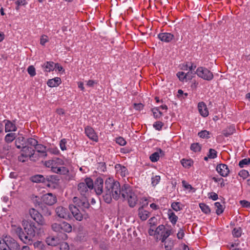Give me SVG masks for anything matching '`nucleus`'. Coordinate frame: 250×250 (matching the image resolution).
<instances>
[{
    "instance_id": "47",
    "label": "nucleus",
    "mask_w": 250,
    "mask_h": 250,
    "mask_svg": "<svg viewBox=\"0 0 250 250\" xmlns=\"http://www.w3.org/2000/svg\"><path fill=\"white\" fill-rule=\"evenodd\" d=\"M27 72L31 77L35 76L36 74L35 68L33 65L28 66L27 68Z\"/></svg>"
},
{
    "instance_id": "39",
    "label": "nucleus",
    "mask_w": 250,
    "mask_h": 250,
    "mask_svg": "<svg viewBox=\"0 0 250 250\" xmlns=\"http://www.w3.org/2000/svg\"><path fill=\"white\" fill-rule=\"evenodd\" d=\"M34 247L36 249H38L40 250H44L45 248V246L42 241H38L33 244Z\"/></svg>"
},
{
    "instance_id": "23",
    "label": "nucleus",
    "mask_w": 250,
    "mask_h": 250,
    "mask_svg": "<svg viewBox=\"0 0 250 250\" xmlns=\"http://www.w3.org/2000/svg\"><path fill=\"white\" fill-rule=\"evenodd\" d=\"M61 83V79L59 77H55L47 81V84L49 87H54L59 86Z\"/></svg>"
},
{
    "instance_id": "62",
    "label": "nucleus",
    "mask_w": 250,
    "mask_h": 250,
    "mask_svg": "<svg viewBox=\"0 0 250 250\" xmlns=\"http://www.w3.org/2000/svg\"><path fill=\"white\" fill-rule=\"evenodd\" d=\"M183 186L186 189H191L192 188V187L189 184H188V183H187L185 181L183 180L182 182Z\"/></svg>"
},
{
    "instance_id": "31",
    "label": "nucleus",
    "mask_w": 250,
    "mask_h": 250,
    "mask_svg": "<svg viewBox=\"0 0 250 250\" xmlns=\"http://www.w3.org/2000/svg\"><path fill=\"white\" fill-rule=\"evenodd\" d=\"M173 233L172 229H165L164 232H162L161 242H164L165 240H166L167 238Z\"/></svg>"
},
{
    "instance_id": "50",
    "label": "nucleus",
    "mask_w": 250,
    "mask_h": 250,
    "mask_svg": "<svg viewBox=\"0 0 250 250\" xmlns=\"http://www.w3.org/2000/svg\"><path fill=\"white\" fill-rule=\"evenodd\" d=\"M250 164V159L245 158L240 161L239 165L241 167H244L245 165Z\"/></svg>"
},
{
    "instance_id": "51",
    "label": "nucleus",
    "mask_w": 250,
    "mask_h": 250,
    "mask_svg": "<svg viewBox=\"0 0 250 250\" xmlns=\"http://www.w3.org/2000/svg\"><path fill=\"white\" fill-rule=\"evenodd\" d=\"M239 176L242 177L243 179H246L249 175V173L247 170L243 169L239 171L238 173Z\"/></svg>"
},
{
    "instance_id": "46",
    "label": "nucleus",
    "mask_w": 250,
    "mask_h": 250,
    "mask_svg": "<svg viewBox=\"0 0 250 250\" xmlns=\"http://www.w3.org/2000/svg\"><path fill=\"white\" fill-rule=\"evenodd\" d=\"M47 152L52 155H58L59 153V150L56 147H51L48 149L47 148Z\"/></svg>"
},
{
    "instance_id": "2",
    "label": "nucleus",
    "mask_w": 250,
    "mask_h": 250,
    "mask_svg": "<svg viewBox=\"0 0 250 250\" xmlns=\"http://www.w3.org/2000/svg\"><path fill=\"white\" fill-rule=\"evenodd\" d=\"M105 188L103 195L104 200L107 203H110L112 199L118 200L122 195V188L119 182L113 178H108L104 182Z\"/></svg>"
},
{
    "instance_id": "45",
    "label": "nucleus",
    "mask_w": 250,
    "mask_h": 250,
    "mask_svg": "<svg viewBox=\"0 0 250 250\" xmlns=\"http://www.w3.org/2000/svg\"><path fill=\"white\" fill-rule=\"evenodd\" d=\"M165 152L160 148H156V151L154 152L150 156H163L165 155Z\"/></svg>"
},
{
    "instance_id": "63",
    "label": "nucleus",
    "mask_w": 250,
    "mask_h": 250,
    "mask_svg": "<svg viewBox=\"0 0 250 250\" xmlns=\"http://www.w3.org/2000/svg\"><path fill=\"white\" fill-rule=\"evenodd\" d=\"M240 204L243 207H250V203L246 200H241Z\"/></svg>"
},
{
    "instance_id": "42",
    "label": "nucleus",
    "mask_w": 250,
    "mask_h": 250,
    "mask_svg": "<svg viewBox=\"0 0 250 250\" xmlns=\"http://www.w3.org/2000/svg\"><path fill=\"white\" fill-rule=\"evenodd\" d=\"M171 206L172 208L176 211H180L182 208L180 202H173L171 204Z\"/></svg>"
},
{
    "instance_id": "24",
    "label": "nucleus",
    "mask_w": 250,
    "mask_h": 250,
    "mask_svg": "<svg viewBox=\"0 0 250 250\" xmlns=\"http://www.w3.org/2000/svg\"><path fill=\"white\" fill-rule=\"evenodd\" d=\"M53 172L57 174L66 175L68 174V173L69 172V170L66 167H61V166H56L54 168Z\"/></svg>"
},
{
    "instance_id": "29",
    "label": "nucleus",
    "mask_w": 250,
    "mask_h": 250,
    "mask_svg": "<svg viewBox=\"0 0 250 250\" xmlns=\"http://www.w3.org/2000/svg\"><path fill=\"white\" fill-rule=\"evenodd\" d=\"M46 242L49 246H55L58 244L59 241L57 238L49 236L46 238Z\"/></svg>"
},
{
    "instance_id": "56",
    "label": "nucleus",
    "mask_w": 250,
    "mask_h": 250,
    "mask_svg": "<svg viewBox=\"0 0 250 250\" xmlns=\"http://www.w3.org/2000/svg\"><path fill=\"white\" fill-rule=\"evenodd\" d=\"M67 143L66 139H62L60 142V146L62 150L66 149V144Z\"/></svg>"
},
{
    "instance_id": "49",
    "label": "nucleus",
    "mask_w": 250,
    "mask_h": 250,
    "mask_svg": "<svg viewBox=\"0 0 250 250\" xmlns=\"http://www.w3.org/2000/svg\"><path fill=\"white\" fill-rule=\"evenodd\" d=\"M163 125L164 124L160 121H157L153 124L154 128H155V129L157 130H161Z\"/></svg>"
},
{
    "instance_id": "20",
    "label": "nucleus",
    "mask_w": 250,
    "mask_h": 250,
    "mask_svg": "<svg viewBox=\"0 0 250 250\" xmlns=\"http://www.w3.org/2000/svg\"><path fill=\"white\" fill-rule=\"evenodd\" d=\"M158 37L161 41L168 42L173 39L174 36L171 33L165 32L159 34Z\"/></svg>"
},
{
    "instance_id": "36",
    "label": "nucleus",
    "mask_w": 250,
    "mask_h": 250,
    "mask_svg": "<svg viewBox=\"0 0 250 250\" xmlns=\"http://www.w3.org/2000/svg\"><path fill=\"white\" fill-rule=\"evenodd\" d=\"M62 231L65 232H70L72 230V227L71 225L65 222L61 223Z\"/></svg>"
},
{
    "instance_id": "37",
    "label": "nucleus",
    "mask_w": 250,
    "mask_h": 250,
    "mask_svg": "<svg viewBox=\"0 0 250 250\" xmlns=\"http://www.w3.org/2000/svg\"><path fill=\"white\" fill-rule=\"evenodd\" d=\"M31 180L35 183L43 182L44 180V178L42 175H36L31 177Z\"/></svg>"
},
{
    "instance_id": "10",
    "label": "nucleus",
    "mask_w": 250,
    "mask_h": 250,
    "mask_svg": "<svg viewBox=\"0 0 250 250\" xmlns=\"http://www.w3.org/2000/svg\"><path fill=\"white\" fill-rule=\"evenodd\" d=\"M63 164V161L59 157H53L52 159L46 161L44 163L45 167L51 168L52 171L56 166H62Z\"/></svg>"
},
{
    "instance_id": "7",
    "label": "nucleus",
    "mask_w": 250,
    "mask_h": 250,
    "mask_svg": "<svg viewBox=\"0 0 250 250\" xmlns=\"http://www.w3.org/2000/svg\"><path fill=\"white\" fill-rule=\"evenodd\" d=\"M24 138L23 137H18L15 141L16 146L18 148H22L21 156H33L34 155V149L28 146H24Z\"/></svg>"
},
{
    "instance_id": "34",
    "label": "nucleus",
    "mask_w": 250,
    "mask_h": 250,
    "mask_svg": "<svg viewBox=\"0 0 250 250\" xmlns=\"http://www.w3.org/2000/svg\"><path fill=\"white\" fill-rule=\"evenodd\" d=\"M216 213L217 215H220L224 210V206L219 202H216L214 204Z\"/></svg>"
},
{
    "instance_id": "52",
    "label": "nucleus",
    "mask_w": 250,
    "mask_h": 250,
    "mask_svg": "<svg viewBox=\"0 0 250 250\" xmlns=\"http://www.w3.org/2000/svg\"><path fill=\"white\" fill-rule=\"evenodd\" d=\"M140 204L141 205L140 207L145 208L147 207L148 204L147 198L146 197H142L140 200Z\"/></svg>"
},
{
    "instance_id": "3",
    "label": "nucleus",
    "mask_w": 250,
    "mask_h": 250,
    "mask_svg": "<svg viewBox=\"0 0 250 250\" xmlns=\"http://www.w3.org/2000/svg\"><path fill=\"white\" fill-rule=\"evenodd\" d=\"M122 197L127 201L131 208L134 207L137 203L138 199L136 194L132 188L128 184H125L122 187Z\"/></svg>"
},
{
    "instance_id": "5",
    "label": "nucleus",
    "mask_w": 250,
    "mask_h": 250,
    "mask_svg": "<svg viewBox=\"0 0 250 250\" xmlns=\"http://www.w3.org/2000/svg\"><path fill=\"white\" fill-rule=\"evenodd\" d=\"M22 226L26 233V235H27L29 239V243H26V244L31 245L32 243V238L35 236L36 227L35 224L33 222L24 219L22 221Z\"/></svg>"
},
{
    "instance_id": "11",
    "label": "nucleus",
    "mask_w": 250,
    "mask_h": 250,
    "mask_svg": "<svg viewBox=\"0 0 250 250\" xmlns=\"http://www.w3.org/2000/svg\"><path fill=\"white\" fill-rule=\"evenodd\" d=\"M29 213L31 217L38 223L42 225L45 224L42 215L37 210L34 208H31Z\"/></svg>"
},
{
    "instance_id": "44",
    "label": "nucleus",
    "mask_w": 250,
    "mask_h": 250,
    "mask_svg": "<svg viewBox=\"0 0 250 250\" xmlns=\"http://www.w3.org/2000/svg\"><path fill=\"white\" fill-rule=\"evenodd\" d=\"M161 179L160 176L159 175H155L151 178V184L152 186H156L160 182Z\"/></svg>"
},
{
    "instance_id": "12",
    "label": "nucleus",
    "mask_w": 250,
    "mask_h": 250,
    "mask_svg": "<svg viewBox=\"0 0 250 250\" xmlns=\"http://www.w3.org/2000/svg\"><path fill=\"white\" fill-rule=\"evenodd\" d=\"M84 132L88 138L94 142L98 141V136L94 129L89 126H87L84 128Z\"/></svg>"
},
{
    "instance_id": "59",
    "label": "nucleus",
    "mask_w": 250,
    "mask_h": 250,
    "mask_svg": "<svg viewBox=\"0 0 250 250\" xmlns=\"http://www.w3.org/2000/svg\"><path fill=\"white\" fill-rule=\"evenodd\" d=\"M133 107L136 110H141L144 108V105L141 103L134 104H133Z\"/></svg>"
},
{
    "instance_id": "15",
    "label": "nucleus",
    "mask_w": 250,
    "mask_h": 250,
    "mask_svg": "<svg viewBox=\"0 0 250 250\" xmlns=\"http://www.w3.org/2000/svg\"><path fill=\"white\" fill-rule=\"evenodd\" d=\"M104 180L102 178L98 177L97 178L95 183V190L97 194L100 195L104 194V189H103Z\"/></svg>"
},
{
    "instance_id": "60",
    "label": "nucleus",
    "mask_w": 250,
    "mask_h": 250,
    "mask_svg": "<svg viewBox=\"0 0 250 250\" xmlns=\"http://www.w3.org/2000/svg\"><path fill=\"white\" fill-rule=\"evenodd\" d=\"M185 235V233L183 229H180L178 231L177 234V237L179 239H182Z\"/></svg>"
},
{
    "instance_id": "13",
    "label": "nucleus",
    "mask_w": 250,
    "mask_h": 250,
    "mask_svg": "<svg viewBox=\"0 0 250 250\" xmlns=\"http://www.w3.org/2000/svg\"><path fill=\"white\" fill-rule=\"evenodd\" d=\"M44 204L49 206L54 205L57 202L56 196L51 193H48L43 195L42 198Z\"/></svg>"
},
{
    "instance_id": "30",
    "label": "nucleus",
    "mask_w": 250,
    "mask_h": 250,
    "mask_svg": "<svg viewBox=\"0 0 250 250\" xmlns=\"http://www.w3.org/2000/svg\"><path fill=\"white\" fill-rule=\"evenodd\" d=\"M235 129L233 125H230L223 131V134L226 137L232 134L235 132Z\"/></svg>"
},
{
    "instance_id": "4",
    "label": "nucleus",
    "mask_w": 250,
    "mask_h": 250,
    "mask_svg": "<svg viewBox=\"0 0 250 250\" xmlns=\"http://www.w3.org/2000/svg\"><path fill=\"white\" fill-rule=\"evenodd\" d=\"M20 245L10 235L0 236V250H20Z\"/></svg>"
},
{
    "instance_id": "57",
    "label": "nucleus",
    "mask_w": 250,
    "mask_h": 250,
    "mask_svg": "<svg viewBox=\"0 0 250 250\" xmlns=\"http://www.w3.org/2000/svg\"><path fill=\"white\" fill-rule=\"evenodd\" d=\"M165 229V226L163 225H160L156 228L155 233L158 234L160 233L162 234V232H164Z\"/></svg>"
},
{
    "instance_id": "17",
    "label": "nucleus",
    "mask_w": 250,
    "mask_h": 250,
    "mask_svg": "<svg viewBox=\"0 0 250 250\" xmlns=\"http://www.w3.org/2000/svg\"><path fill=\"white\" fill-rule=\"evenodd\" d=\"M216 170L223 177H227L229 172L228 166L225 164H222L217 166Z\"/></svg>"
},
{
    "instance_id": "33",
    "label": "nucleus",
    "mask_w": 250,
    "mask_h": 250,
    "mask_svg": "<svg viewBox=\"0 0 250 250\" xmlns=\"http://www.w3.org/2000/svg\"><path fill=\"white\" fill-rule=\"evenodd\" d=\"M154 117L155 119H159L163 115L160 109V107H155L151 109Z\"/></svg>"
},
{
    "instance_id": "55",
    "label": "nucleus",
    "mask_w": 250,
    "mask_h": 250,
    "mask_svg": "<svg viewBox=\"0 0 250 250\" xmlns=\"http://www.w3.org/2000/svg\"><path fill=\"white\" fill-rule=\"evenodd\" d=\"M232 234L235 237H240L241 235V230L240 228H234L232 230Z\"/></svg>"
},
{
    "instance_id": "43",
    "label": "nucleus",
    "mask_w": 250,
    "mask_h": 250,
    "mask_svg": "<svg viewBox=\"0 0 250 250\" xmlns=\"http://www.w3.org/2000/svg\"><path fill=\"white\" fill-rule=\"evenodd\" d=\"M198 135L200 138H202L208 139V138H209L210 137H209V132L207 131V130H202V131L199 132L198 133Z\"/></svg>"
},
{
    "instance_id": "18",
    "label": "nucleus",
    "mask_w": 250,
    "mask_h": 250,
    "mask_svg": "<svg viewBox=\"0 0 250 250\" xmlns=\"http://www.w3.org/2000/svg\"><path fill=\"white\" fill-rule=\"evenodd\" d=\"M198 109L200 115L206 117L208 115V111L206 104L203 102H199L198 104Z\"/></svg>"
},
{
    "instance_id": "6",
    "label": "nucleus",
    "mask_w": 250,
    "mask_h": 250,
    "mask_svg": "<svg viewBox=\"0 0 250 250\" xmlns=\"http://www.w3.org/2000/svg\"><path fill=\"white\" fill-rule=\"evenodd\" d=\"M94 185L92 180L90 178H87L84 182L78 184V190L82 196L87 197L89 193V190L92 189Z\"/></svg>"
},
{
    "instance_id": "1",
    "label": "nucleus",
    "mask_w": 250,
    "mask_h": 250,
    "mask_svg": "<svg viewBox=\"0 0 250 250\" xmlns=\"http://www.w3.org/2000/svg\"><path fill=\"white\" fill-rule=\"evenodd\" d=\"M73 202L75 205H70L69 208L75 219L81 221L83 219L87 220L89 218L88 214L85 211V209H87L90 207L86 197L83 196L81 198L74 197L73 198Z\"/></svg>"
},
{
    "instance_id": "9",
    "label": "nucleus",
    "mask_w": 250,
    "mask_h": 250,
    "mask_svg": "<svg viewBox=\"0 0 250 250\" xmlns=\"http://www.w3.org/2000/svg\"><path fill=\"white\" fill-rule=\"evenodd\" d=\"M11 231L12 233L17 235L20 239L24 244L29 243V239L28 238L25 233H24L22 228L20 226L12 225Z\"/></svg>"
},
{
    "instance_id": "38",
    "label": "nucleus",
    "mask_w": 250,
    "mask_h": 250,
    "mask_svg": "<svg viewBox=\"0 0 250 250\" xmlns=\"http://www.w3.org/2000/svg\"><path fill=\"white\" fill-rule=\"evenodd\" d=\"M15 3L16 5L15 9L17 11H18L20 9V7L21 6H25L28 3L26 0H17Z\"/></svg>"
},
{
    "instance_id": "14",
    "label": "nucleus",
    "mask_w": 250,
    "mask_h": 250,
    "mask_svg": "<svg viewBox=\"0 0 250 250\" xmlns=\"http://www.w3.org/2000/svg\"><path fill=\"white\" fill-rule=\"evenodd\" d=\"M56 213L58 217L63 219L69 218V213L67 208L60 206L56 208Z\"/></svg>"
},
{
    "instance_id": "61",
    "label": "nucleus",
    "mask_w": 250,
    "mask_h": 250,
    "mask_svg": "<svg viewBox=\"0 0 250 250\" xmlns=\"http://www.w3.org/2000/svg\"><path fill=\"white\" fill-rule=\"evenodd\" d=\"M196 67V66L193 63H191L190 66L188 65V70H189L188 72H189V73H190L189 76H193V75H194L195 74V73H193L192 71L194 70L195 69Z\"/></svg>"
},
{
    "instance_id": "28",
    "label": "nucleus",
    "mask_w": 250,
    "mask_h": 250,
    "mask_svg": "<svg viewBox=\"0 0 250 250\" xmlns=\"http://www.w3.org/2000/svg\"><path fill=\"white\" fill-rule=\"evenodd\" d=\"M181 163L184 167L188 168L193 165V161L190 158H183Z\"/></svg>"
},
{
    "instance_id": "26",
    "label": "nucleus",
    "mask_w": 250,
    "mask_h": 250,
    "mask_svg": "<svg viewBox=\"0 0 250 250\" xmlns=\"http://www.w3.org/2000/svg\"><path fill=\"white\" fill-rule=\"evenodd\" d=\"M189 72L185 73L184 72H178L176 75L181 81H184L185 80L191 79L193 76H189Z\"/></svg>"
},
{
    "instance_id": "40",
    "label": "nucleus",
    "mask_w": 250,
    "mask_h": 250,
    "mask_svg": "<svg viewBox=\"0 0 250 250\" xmlns=\"http://www.w3.org/2000/svg\"><path fill=\"white\" fill-rule=\"evenodd\" d=\"M38 142L35 139L33 138H29L27 140V144L28 145H30L31 147L34 148L36 146H37ZM29 147V146H28Z\"/></svg>"
},
{
    "instance_id": "8",
    "label": "nucleus",
    "mask_w": 250,
    "mask_h": 250,
    "mask_svg": "<svg viewBox=\"0 0 250 250\" xmlns=\"http://www.w3.org/2000/svg\"><path fill=\"white\" fill-rule=\"evenodd\" d=\"M195 73L199 77L208 81H211L213 78V73L208 69L204 67H199Z\"/></svg>"
},
{
    "instance_id": "32",
    "label": "nucleus",
    "mask_w": 250,
    "mask_h": 250,
    "mask_svg": "<svg viewBox=\"0 0 250 250\" xmlns=\"http://www.w3.org/2000/svg\"><path fill=\"white\" fill-rule=\"evenodd\" d=\"M165 248L166 250H171L174 246V241L171 239L165 240L164 242Z\"/></svg>"
},
{
    "instance_id": "58",
    "label": "nucleus",
    "mask_w": 250,
    "mask_h": 250,
    "mask_svg": "<svg viewBox=\"0 0 250 250\" xmlns=\"http://www.w3.org/2000/svg\"><path fill=\"white\" fill-rule=\"evenodd\" d=\"M48 38L46 35H42L40 39V43L42 45H44L45 44L48 42Z\"/></svg>"
},
{
    "instance_id": "35",
    "label": "nucleus",
    "mask_w": 250,
    "mask_h": 250,
    "mask_svg": "<svg viewBox=\"0 0 250 250\" xmlns=\"http://www.w3.org/2000/svg\"><path fill=\"white\" fill-rule=\"evenodd\" d=\"M16 137V133L11 132L6 135L4 140L6 142L10 143L13 141L15 139Z\"/></svg>"
},
{
    "instance_id": "16",
    "label": "nucleus",
    "mask_w": 250,
    "mask_h": 250,
    "mask_svg": "<svg viewBox=\"0 0 250 250\" xmlns=\"http://www.w3.org/2000/svg\"><path fill=\"white\" fill-rule=\"evenodd\" d=\"M5 124V132H14L17 130V127L15 124V121L12 122L8 120H4L3 121Z\"/></svg>"
},
{
    "instance_id": "48",
    "label": "nucleus",
    "mask_w": 250,
    "mask_h": 250,
    "mask_svg": "<svg viewBox=\"0 0 250 250\" xmlns=\"http://www.w3.org/2000/svg\"><path fill=\"white\" fill-rule=\"evenodd\" d=\"M52 229L56 232L62 231L61 224L54 223L52 225Z\"/></svg>"
},
{
    "instance_id": "25",
    "label": "nucleus",
    "mask_w": 250,
    "mask_h": 250,
    "mask_svg": "<svg viewBox=\"0 0 250 250\" xmlns=\"http://www.w3.org/2000/svg\"><path fill=\"white\" fill-rule=\"evenodd\" d=\"M115 168L117 172L120 173L122 177H125L128 174L127 168L120 164L116 165Z\"/></svg>"
},
{
    "instance_id": "22",
    "label": "nucleus",
    "mask_w": 250,
    "mask_h": 250,
    "mask_svg": "<svg viewBox=\"0 0 250 250\" xmlns=\"http://www.w3.org/2000/svg\"><path fill=\"white\" fill-rule=\"evenodd\" d=\"M55 63L53 62H46L42 65V67L45 72H50L54 70Z\"/></svg>"
},
{
    "instance_id": "54",
    "label": "nucleus",
    "mask_w": 250,
    "mask_h": 250,
    "mask_svg": "<svg viewBox=\"0 0 250 250\" xmlns=\"http://www.w3.org/2000/svg\"><path fill=\"white\" fill-rule=\"evenodd\" d=\"M190 148L194 152H197L200 150L201 147L199 144L194 143L191 145Z\"/></svg>"
},
{
    "instance_id": "27",
    "label": "nucleus",
    "mask_w": 250,
    "mask_h": 250,
    "mask_svg": "<svg viewBox=\"0 0 250 250\" xmlns=\"http://www.w3.org/2000/svg\"><path fill=\"white\" fill-rule=\"evenodd\" d=\"M167 215L168 219L170 222L173 224L175 225L178 220V217L175 215V214L172 212L171 209H169L167 212Z\"/></svg>"
},
{
    "instance_id": "21",
    "label": "nucleus",
    "mask_w": 250,
    "mask_h": 250,
    "mask_svg": "<svg viewBox=\"0 0 250 250\" xmlns=\"http://www.w3.org/2000/svg\"><path fill=\"white\" fill-rule=\"evenodd\" d=\"M32 148L34 149V154H35V151H36L44 156H47V147L45 146L38 143L37 146H36L34 148Z\"/></svg>"
},
{
    "instance_id": "41",
    "label": "nucleus",
    "mask_w": 250,
    "mask_h": 250,
    "mask_svg": "<svg viewBox=\"0 0 250 250\" xmlns=\"http://www.w3.org/2000/svg\"><path fill=\"white\" fill-rule=\"evenodd\" d=\"M199 207L203 212L207 214L210 212V208L208 206L204 203H200Z\"/></svg>"
},
{
    "instance_id": "53",
    "label": "nucleus",
    "mask_w": 250,
    "mask_h": 250,
    "mask_svg": "<svg viewBox=\"0 0 250 250\" xmlns=\"http://www.w3.org/2000/svg\"><path fill=\"white\" fill-rule=\"evenodd\" d=\"M116 142L120 146H124L125 145L126 142L124 138L118 137L116 138Z\"/></svg>"
},
{
    "instance_id": "64",
    "label": "nucleus",
    "mask_w": 250,
    "mask_h": 250,
    "mask_svg": "<svg viewBox=\"0 0 250 250\" xmlns=\"http://www.w3.org/2000/svg\"><path fill=\"white\" fill-rule=\"evenodd\" d=\"M217 156V151L212 148H210L209 150L208 154L207 156Z\"/></svg>"
},
{
    "instance_id": "19",
    "label": "nucleus",
    "mask_w": 250,
    "mask_h": 250,
    "mask_svg": "<svg viewBox=\"0 0 250 250\" xmlns=\"http://www.w3.org/2000/svg\"><path fill=\"white\" fill-rule=\"evenodd\" d=\"M138 215L142 221L146 220L150 216V212L144 209V208L140 207L138 209Z\"/></svg>"
}]
</instances>
